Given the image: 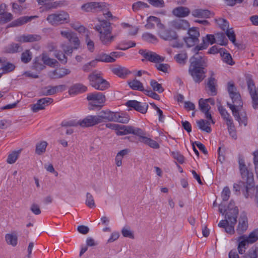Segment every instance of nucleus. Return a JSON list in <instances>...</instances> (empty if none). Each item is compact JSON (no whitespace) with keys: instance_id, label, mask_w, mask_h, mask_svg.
<instances>
[{"instance_id":"nucleus-1","label":"nucleus","mask_w":258,"mask_h":258,"mask_svg":"<svg viewBox=\"0 0 258 258\" xmlns=\"http://www.w3.org/2000/svg\"><path fill=\"white\" fill-rule=\"evenodd\" d=\"M206 49V47L197 45L192 51L195 53L190 59V65L189 72L197 83L201 82L205 77V68L207 66V59L200 55L199 51Z\"/></svg>"},{"instance_id":"nucleus-2","label":"nucleus","mask_w":258,"mask_h":258,"mask_svg":"<svg viewBox=\"0 0 258 258\" xmlns=\"http://www.w3.org/2000/svg\"><path fill=\"white\" fill-rule=\"evenodd\" d=\"M238 163L241 177L242 179L241 181L245 183L243 195L246 198H248L249 197V191L253 188V174L248 170L243 159H239Z\"/></svg>"},{"instance_id":"nucleus-3","label":"nucleus","mask_w":258,"mask_h":258,"mask_svg":"<svg viewBox=\"0 0 258 258\" xmlns=\"http://www.w3.org/2000/svg\"><path fill=\"white\" fill-rule=\"evenodd\" d=\"M94 29L99 33V39L105 45H109L114 40L115 36L112 35L111 24L105 20L100 21Z\"/></svg>"},{"instance_id":"nucleus-4","label":"nucleus","mask_w":258,"mask_h":258,"mask_svg":"<svg viewBox=\"0 0 258 258\" xmlns=\"http://www.w3.org/2000/svg\"><path fill=\"white\" fill-rule=\"evenodd\" d=\"M228 212L226 213V218L229 224L225 228V231L229 234H232L234 232V226L237 222V218L238 214V209L235 206V203L230 201L228 207Z\"/></svg>"},{"instance_id":"nucleus-5","label":"nucleus","mask_w":258,"mask_h":258,"mask_svg":"<svg viewBox=\"0 0 258 258\" xmlns=\"http://www.w3.org/2000/svg\"><path fill=\"white\" fill-rule=\"evenodd\" d=\"M228 91L232 100L233 104L227 102V105L232 110L233 115L236 116L237 114H238L236 107H241L242 105L241 96L239 93L236 92V89L233 83L230 82L228 83Z\"/></svg>"},{"instance_id":"nucleus-6","label":"nucleus","mask_w":258,"mask_h":258,"mask_svg":"<svg viewBox=\"0 0 258 258\" xmlns=\"http://www.w3.org/2000/svg\"><path fill=\"white\" fill-rule=\"evenodd\" d=\"M88 80L91 86L95 89L103 91L109 87V83L102 77V73L94 71L88 76Z\"/></svg>"},{"instance_id":"nucleus-7","label":"nucleus","mask_w":258,"mask_h":258,"mask_svg":"<svg viewBox=\"0 0 258 258\" xmlns=\"http://www.w3.org/2000/svg\"><path fill=\"white\" fill-rule=\"evenodd\" d=\"M46 20L52 26H56L70 22L69 14L64 11L48 15Z\"/></svg>"},{"instance_id":"nucleus-8","label":"nucleus","mask_w":258,"mask_h":258,"mask_svg":"<svg viewBox=\"0 0 258 258\" xmlns=\"http://www.w3.org/2000/svg\"><path fill=\"white\" fill-rule=\"evenodd\" d=\"M87 99L90 101L89 105L92 107H102L105 102V95L100 92H95L88 94Z\"/></svg>"},{"instance_id":"nucleus-9","label":"nucleus","mask_w":258,"mask_h":258,"mask_svg":"<svg viewBox=\"0 0 258 258\" xmlns=\"http://www.w3.org/2000/svg\"><path fill=\"white\" fill-rule=\"evenodd\" d=\"M106 7V4L103 2H92L83 5L81 9L85 12L95 13L104 10Z\"/></svg>"},{"instance_id":"nucleus-10","label":"nucleus","mask_w":258,"mask_h":258,"mask_svg":"<svg viewBox=\"0 0 258 258\" xmlns=\"http://www.w3.org/2000/svg\"><path fill=\"white\" fill-rule=\"evenodd\" d=\"M188 36L184 38L187 46L189 47L194 46L199 42L200 33L196 28H192L188 30Z\"/></svg>"},{"instance_id":"nucleus-11","label":"nucleus","mask_w":258,"mask_h":258,"mask_svg":"<svg viewBox=\"0 0 258 258\" xmlns=\"http://www.w3.org/2000/svg\"><path fill=\"white\" fill-rule=\"evenodd\" d=\"M139 52L149 61L156 63L163 61L164 60V57L160 56L154 52L146 51L143 49H141Z\"/></svg>"},{"instance_id":"nucleus-12","label":"nucleus","mask_w":258,"mask_h":258,"mask_svg":"<svg viewBox=\"0 0 258 258\" xmlns=\"http://www.w3.org/2000/svg\"><path fill=\"white\" fill-rule=\"evenodd\" d=\"M158 34L160 38L165 40L171 41L177 38V35L175 31L166 29L163 24L162 28H159Z\"/></svg>"},{"instance_id":"nucleus-13","label":"nucleus","mask_w":258,"mask_h":258,"mask_svg":"<svg viewBox=\"0 0 258 258\" xmlns=\"http://www.w3.org/2000/svg\"><path fill=\"white\" fill-rule=\"evenodd\" d=\"M53 101L51 98H43L39 99L37 103L31 105V109L34 112H37L40 110L44 109L46 106L51 104Z\"/></svg>"},{"instance_id":"nucleus-14","label":"nucleus","mask_w":258,"mask_h":258,"mask_svg":"<svg viewBox=\"0 0 258 258\" xmlns=\"http://www.w3.org/2000/svg\"><path fill=\"white\" fill-rule=\"evenodd\" d=\"M115 112H112L109 110L101 111L97 117L99 122L101 123L106 121H113L115 118Z\"/></svg>"},{"instance_id":"nucleus-15","label":"nucleus","mask_w":258,"mask_h":258,"mask_svg":"<svg viewBox=\"0 0 258 258\" xmlns=\"http://www.w3.org/2000/svg\"><path fill=\"white\" fill-rule=\"evenodd\" d=\"M99 123L97 115H89L78 121V124L83 127L93 126Z\"/></svg>"},{"instance_id":"nucleus-16","label":"nucleus","mask_w":258,"mask_h":258,"mask_svg":"<svg viewBox=\"0 0 258 258\" xmlns=\"http://www.w3.org/2000/svg\"><path fill=\"white\" fill-rule=\"evenodd\" d=\"M126 105L128 107L133 108L142 113H145L148 107V105L146 104L142 105L140 102L136 100H129L126 103Z\"/></svg>"},{"instance_id":"nucleus-17","label":"nucleus","mask_w":258,"mask_h":258,"mask_svg":"<svg viewBox=\"0 0 258 258\" xmlns=\"http://www.w3.org/2000/svg\"><path fill=\"white\" fill-rule=\"evenodd\" d=\"M41 37L37 34L23 35L17 38V41L21 43L33 42L39 41L41 40Z\"/></svg>"},{"instance_id":"nucleus-18","label":"nucleus","mask_w":258,"mask_h":258,"mask_svg":"<svg viewBox=\"0 0 258 258\" xmlns=\"http://www.w3.org/2000/svg\"><path fill=\"white\" fill-rule=\"evenodd\" d=\"M190 13L189 8L186 7L180 6L172 10L173 15L178 18H184L188 16Z\"/></svg>"},{"instance_id":"nucleus-19","label":"nucleus","mask_w":258,"mask_h":258,"mask_svg":"<svg viewBox=\"0 0 258 258\" xmlns=\"http://www.w3.org/2000/svg\"><path fill=\"white\" fill-rule=\"evenodd\" d=\"M147 22L145 27L148 29L154 28L155 24L157 25L159 29L163 27V24L161 23L160 19L155 16H150L147 19Z\"/></svg>"},{"instance_id":"nucleus-20","label":"nucleus","mask_w":258,"mask_h":258,"mask_svg":"<svg viewBox=\"0 0 258 258\" xmlns=\"http://www.w3.org/2000/svg\"><path fill=\"white\" fill-rule=\"evenodd\" d=\"M171 26L174 29L176 30H185L188 29L189 24L188 21L185 20L177 19L171 22Z\"/></svg>"},{"instance_id":"nucleus-21","label":"nucleus","mask_w":258,"mask_h":258,"mask_svg":"<svg viewBox=\"0 0 258 258\" xmlns=\"http://www.w3.org/2000/svg\"><path fill=\"white\" fill-rule=\"evenodd\" d=\"M71 71L70 70L65 68H61L55 70L49 73V76L52 79H59L63 77L66 75L70 74Z\"/></svg>"},{"instance_id":"nucleus-22","label":"nucleus","mask_w":258,"mask_h":258,"mask_svg":"<svg viewBox=\"0 0 258 258\" xmlns=\"http://www.w3.org/2000/svg\"><path fill=\"white\" fill-rule=\"evenodd\" d=\"M248 227L247 218L245 215L240 216L236 229L237 232L241 234L246 230Z\"/></svg>"},{"instance_id":"nucleus-23","label":"nucleus","mask_w":258,"mask_h":258,"mask_svg":"<svg viewBox=\"0 0 258 258\" xmlns=\"http://www.w3.org/2000/svg\"><path fill=\"white\" fill-rule=\"evenodd\" d=\"M238 242L237 249L239 254H243L246 249V245L248 244V241L245 238V235L240 236L237 238Z\"/></svg>"},{"instance_id":"nucleus-24","label":"nucleus","mask_w":258,"mask_h":258,"mask_svg":"<svg viewBox=\"0 0 258 258\" xmlns=\"http://www.w3.org/2000/svg\"><path fill=\"white\" fill-rule=\"evenodd\" d=\"M36 17H37L36 16H30V17L24 16V17H20V18L17 19V20L13 21L10 24V26L11 27H17V26H19L22 25L27 23L28 22L32 20L34 18H36Z\"/></svg>"},{"instance_id":"nucleus-25","label":"nucleus","mask_w":258,"mask_h":258,"mask_svg":"<svg viewBox=\"0 0 258 258\" xmlns=\"http://www.w3.org/2000/svg\"><path fill=\"white\" fill-rule=\"evenodd\" d=\"M23 48L20 44L11 43L7 46L4 49V52L6 53H15L22 51Z\"/></svg>"},{"instance_id":"nucleus-26","label":"nucleus","mask_w":258,"mask_h":258,"mask_svg":"<svg viewBox=\"0 0 258 258\" xmlns=\"http://www.w3.org/2000/svg\"><path fill=\"white\" fill-rule=\"evenodd\" d=\"M87 88L85 86L81 84H76L69 89V93L70 95L76 94L84 92L87 91Z\"/></svg>"},{"instance_id":"nucleus-27","label":"nucleus","mask_w":258,"mask_h":258,"mask_svg":"<svg viewBox=\"0 0 258 258\" xmlns=\"http://www.w3.org/2000/svg\"><path fill=\"white\" fill-rule=\"evenodd\" d=\"M214 75V73L211 72V76ZM216 81L214 78L211 76L207 82V86L211 92V95L214 96L217 94V90L216 88Z\"/></svg>"},{"instance_id":"nucleus-28","label":"nucleus","mask_w":258,"mask_h":258,"mask_svg":"<svg viewBox=\"0 0 258 258\" xmlns=\"http://www.w3.org/2000/svg\"><path fill=\"white\" fill-rule=\"evenodd\" d=\"M112 72L121 78H125L131 72L124 67L118 66L112 69Z\"/></svg>"},{"instance_id":"nucleus-29","label":"nucleus","mask_w":258,"mask_h":258,"mask_svg":"<svg viewBox=\"0 0 258 258\" xmlns=\"http://www.w3.org/2000/svg\"><path fill=\"white\" fill-rule=\"evenodd\" d=\"M210 14V11L208 10L196 9L192 12V15L197 18H207Z\"/></svg>"},{"instance_id":"nucleus-30","label":"nucleus","mask_w":258,"mask_h":258,"mask_svg":"<svg viewBox=\"0 0 258 258\" xmlns=\"http://www.w3.org/2000/svg\"><path fill=\"white\" fill-rule=\"evenodd\" d=\"M132 129V126L118 124V127L116 134L118 136H123L130 134H131Z\"/></svg>"},{"instance_id":"nucleus-31","label":"nucleus","mask_w":258,"mask_h":258,"mask_svg":"<svg viewBox=\"0 0 258 258\" xmlns=\"http://www.w3.org/2000/svg\"><path fill=\"white\" fill-rule=\"evenodd\" d=\"M197 125L200 129L203 131H205L208 133L211 132V128L210 126V122L204 119H200L197 121Z\"/></svg>"},{"instance_id":"nucleus-32","label":"nucleus","mask_w":258,"mask_h":258,"mask_svg":"<svg viewBox=\"0 0 258 258\" xmlns=\"http://www.w3.org/2000/svg\"><path fill=\"white\" fill-rule=\"evenodd\" d=\"M45 68L42 60V55L41 57H37L35 58L32 68L37 71H41Z\"/></svg>"},{"instance_id":"nucleus-33","label":"nucleus","mask_w":258,"mask_h":258,"mask_svg":"<svg viewBox=\"0 0 258 258\" xmlns=\"http://www.w3.org/2000/svg\"><path fill=\"white\" fill-rule=\"evenodd\" d=\"M48 145L46 141H41L36 145L35 153L38 155L43 154L46 151V148Z\"/></svg>"},{"instance_id":"nucleus-34","label":"nucleus","mask_w":258,"mask_h":258,"mask_svg":"<svg viewBox=\"0 0 258 258\" xmlns=\"http://www.w3.org/2000/svg\"><path fill=\"white\" fill-rule=\"evenodd\" d=\"M5 239L9 245L16 246L18 242V237L16 234L8 233L5 235Z\"/></svg>"},{"instance_id":"nucleus-35","label":"nucleus","mask_w":258,"mask_h":258,"mask_svg":"<svg viewBox=\"0 0 258 258\" xmlns=\"http://www.w3.org/2000/svg\"><path fill=\"white\" fill-rule=\"evenodd\" d=\"M96 60L99 61L105 62H113L115 61V59L108 54L102 53L96 56Z\"/></svg>"},{"instance_id":"nucleus-36","label":"nucleus","mask_w":258,"mask_h":258,"mask_svg":"<svg viewBox=\"0 0 258 258\" xmlns=\"http://www.w3.org/2000/svg\"><path fill=\"white\" fill-rule=\"evenodd\" d=\"M258 257V247L252 246L242 256L243 258H257Z\"/></svg>"},{"instance_id":"nucleus-37","label":"nucleus","mask_w":258,"mask_h":258,"mask_svg":"<svg viewBox=\"0 0 258 258\" xmlns=\"http://www.w3.org/2000/svg\"><path fill=\"white\" fill-rule=\"evenodd\" d=\"M245 238L248 241V243L252 244L258 240V228L254 229L247 236L245 235Z\"/></svg>"},{"instance_id":"nucleus-38","label":"nucleus","mask_w":258,"mask_h":258,"mask_svg":"<svg viewBox=\"0 0 258 258\" xmlns=\"http://www.w3.org/2000/svg\"><path fill=\"white\" fill-rule=\"evenodd\" d=\"M149 5L143 2L138 1L132 5V10L134 12H137L144 8H149Z\"/></svg>"},{"instance_id":"nucleus-39","label":"nucleus","mask_w":258,"mask_h":258,"mask_svg":"<svg viewBox=\"0 0 258 258\" xmlns=\"http://www.w3.org/2000/svg\"><path fill=\"white\" fill-rule=\"evenodd\" d=\"M128 85L133 90L144 91L143 84L139 80L135 79L128 82Z\"/></svg>"},{"instance_id":"nucleus-40","label":"nucleus","mask_w":258,"mask_h":258,"mask_svg":"<svg viewBox=\"0 0 258 258\" xmlns=\"http://www.w3.org/2000/svg\"><path fill=\"white\" fill-rule=\"evenodd\" d=\"M141 142L153 149H157L160 148L159 144L156 141L147 137L144 138L143 141Z\"/></svg>"},{"instance_id":"nucleus-41","label":"nucleus","mask_w":258,"mask_h":258,"mask_svg":"<svg viewBox=\"0 0 258 258\" xmlns=\"http://www.w3.org/2000/svg\"><path fill=\"white\" fill-rule=\"evenodd\" d=\"M42 55L43 62L44 64L54 67L56 64L58 63V61L56 59L49 57L46 54L43 53Z\"/></svg>"},{"instance_id":"nucleus-42","label":"nucleus","mask_w":258,"mask_h":258,"mask_svg":"<svg viewBox=\"0 0 258 258\" xmlns=\"http://www.w3.org/2000/svg\"><path fill=\"white\" fill-rule=\"evenodd\" d=\"M131 134L139 137V141L142 142L144 138H145L146 133L142 129L138 127H135L132 126L131 130Z\"/></svg>"},{"instance_id":"nucleus-43","label":"nucleus","mask_w":258,"mask_h":258,"mask_svg":"<svg viewBox=\"0 0 258 258\" xmlns=\"http://www.w3.org/2000/svg\"><path fill=\"white\" fill-rule=\"evenodd\" d=\"M32 58V54L29 50H26L23 52L21 56V61L25 63H27L30 62Z\"/></svg>"},{"instance_id":"nucleus-44","label":"nucleus","mask_w":258,"mask_h":258,"mask_svg":"<svg viewBox=\"0 0 258 258\" xmlns=\"http://www.w3.org/2000/svg\"><path fill=\"white\" fill-rule=\"evenodd\" d=\"M176 61L181 64H185L187 59V53L185 52H182L180 53L176 54L174 56Z\"/></svg>"},{"instance_id":"nucleus-45","label":"nucleus","mask_w":258,"mask_h":258,"mask_svg":"<svg viewBox=\"0 0 258 258\" xmlns=\"http://www.w3.org/2000/svg\"><path fill=\"white\" fill-rule=\"evenodd\" d=\"M20 153V151H15L10 154L7 160V162L9 164L14 163L18 159Z\"/></svg>"},{"instance_id":"nucleus-46","label":"nucleus","mask_w":258,"mask_h":258,"mask_svg":"<svg viewBox=\"0 0 258 258\" xmlns=\"http://www.w3.org/2000/svg\"><path fill=\"white\" fill-rule=\"evenodd\" d=\"M5 63L6 64H4V63H3L2 67L1 68L3 71V73L5 74L10 73L15 70V66L13 63L7 61Z\"/></svg>"},{"instance_id":"nucleus-47","label":"nucleus","mask_w":258,"mask_h":258,"mask_svg":"<svg viewBox=\"0 0 258 258\" xmlns=\"http://www.w3.org/2000/svg\"><path fill=\"white\" fill-rule=\"evenodd\" d=\"M40 94L41 95L49 96L54 94L52 86H48L41 89Z\"/></svg>"},{"instance_id":"nucleus-48","label":"nucleus","mask_w":258,"mask_h":258,"mask_svg":"<svg viewBox=\"0 0 258 258\" xmlns=\"http://www.w3.org/2000/svg\"><path fill=\"white\" fill-rule=\"evenodd\" d=\"M199 104L200 109L203 112H207V111H209L211 108L210 105L207 103V102L206 100V99L204 100L203 98H201L199 100Z\"/></svg>"},{"instance_id":"nucleus-49","label":"nucleus","mask_w":258,"mask_h":258,"mask_svg":"<svg viewBox=\"0 0 258 258\" xmlns=\"http://www.w3.org/2000/svg\"><path fill=\"white\" fill-rule=\"evenodd\" d=\"M130 118L128 116H121L118 113H115V118L113 121L120 122L122 123H126L128 122Z\"/></svg>"},{"instance_id":"nucleus-50","label":"nucleus","mask_w":258,"mask_h":258,"mask_svg":"<svg viewBox=\"0 0 258 258\" xmlns=\"http://www.w3.org/2000/svg\"><path fill=\"white\" fill-rule=\"evenodd\" d=\"M226 35L228 37L229 40H230L235 45H236V36L233 29H227L226 30Z\"/></svg>"},{"instance_id":"nucleus-51","label":"nucleus","mask_w":258,"mask_h":258,"mask_svg":"<svg viewBox=\"0 0 258 258\" xmlns=\"http://www.w3.org/2000/svg\"><path fill=\"white\" fill-rule=\"evenodd\" d=\"M246 82L250 94L254 93V92H256L253 81L250 77L246 78Z\"/></svg>"},{"instance_id":"nucleus-52","label":"nucleus","mask_w":258,"mask_h":258,"mask_svg":"<svg viewBox=\"0 0 258 258\" xmlns=\"http://www.w3.org/2000/svg\"><path fill=\"white\" fill-rule=\"evenodd\" d=\"M121 234L124 237H128L131 239L134 238V233L128 226H125L122 229Z\"/></svg>"},{"instance_id":"nucleus-53","label":"nucleus","mask_w":258,"mask_h":258,"mask_svg":"<svg viewBox=\"0 0 258 258\" xmlns=\"http://www.w3.org/2000/svg\"><path fill=\"white\" fill-rule=\"evenodd\" d=\"M150 85L154 91H157L159 93L164 91V89L162 87L161 84L158 83L155 80H151Z\"/></svg>"},{"instance_id":"nucleus-54","label":"nucleus","mask_w":258,"mask_h":258,"mask_svg":"<svg viewBox=\"0 0 258 258\" xmlns=\"http://www.w3.org/2000/svg\"><path fill=\"white\" fill-rule=\"evenodd\" d=\"M86 205L90 208L95 207V202L93 197L90 192L86 194Z\"/></svg>"},{"instance_id":"nucleus-55","label":"nucleus","mask_w":258,"mask_h":258,"mask_svg":"<svg viewBox=\"0 0 258 258\" xmlns=\"http://www.w3.org/2000/svg\"><path fill=\"white\" fill-rule=\"evenodd\" d=\"M215 21L224 31L226 30L229 27L228 22L224 19L219 18L218 19H215Z\"/></svg>"},{"instance_id":"nucleus-56","label":"nucleus","mask_w":258,"mask_h":258,"mask_svg":"<svg viewBox=\"0 0 258 258\" xmlns=\"http://www.w3.org/2000/svg\"><path fill=\"white\" fill-rule=\"evenodd\" d=\"M218 108L221 115L223 118L225 120L226 122L228 119H231L230 117L229 114L227 112L226 109L223 108V106L220 105L218 106Z\"/></svg>"},{"instance_id":"nucleus-57","label":"nucleus","mask_w":258,"mask_h":258,"mask_svg":"<svg viewBox=\"0 0 258 258\" xmlns=\"http://www.w3.org/2000/svg\"><path fill=\"white\" fill-rule=\"evenodd\" d=\"M148 2L154 7L162 8L165 6L163 0H147Z\"/></svg>"},{"instance_id":"nucleus-58","label":"nucleus","mask_w":258,"mask_h":258,"mask_svg":"<svg viewBox=\"0 0 258 258\" xmlns=\"http://www.w3.org/2000/svg\"><path fill=\"white\" fill-rule=\"evenodd\" d=\"M66 4H67L66 2L64 1L55 2L53 3L47 4L46 7L48 9H56L58 7L66 5Z\"/></svg>"},{"instance_id":"nucleus-59","label":"nucleus","mask_w":258,"mask_h":258,"mask_svg":"<svg viewBox=\"0 0 258 258\" xmlns=\"http://www.w3.org/2000/svg\"><path fill=\"white\" fill-rule=\"evenodd\" d=\"M143 38L144 40L154 43L157 41V38L153 34L149 33H146L143 34Z\"/></svg>"},{"instance_id":"nucleus-60","label":"nucleus","mask_w":258,"mask_h":258,"mask_svg":"<svg viewBox=\"0 0 258 258\" xmlns=\"http://www.w3.org/2000/svg\"><path fill=\"white\" fill-rule=\"evenodd\" d=\"M230 190L228 187L225 186L222 192L221 197L223 202L227 201L229 200L230 195Z\"/></svg>"},{"instance_id":"nucleus-61","label":"nucleus","mask_w":258,"mask_h":258,"mask_svg":"<svg viewBox=\"0 0 258 258\" xmlns=\"http://www.w3.org/2000/svg\"><path fill=\"white\" fill-rule=\"evenodd\" d=\"M222 57L223 61L227 64L232 66L234 63L231 55L229 53L224 52L222 54Z\"/></svg>"},{"instance_id":"nucleus-62","label":"nucleus","mask_w":258,"mask_h":258,"mask_svg":"<svg viewBox=\"0 0 258 258\" xmlns=\"http://www.w3.org/2000/svg\"><path fill=\"white\" fill-rule=\"evenodd\" d=\"M1 18V21L4 23H6L11 21L13 18V15L10 13L5 12Z\"/></svg>"},{"instance_id":"nucleus-63","label":"nucleus","mask_w":258,"mask_h":258,"mask_svg":"<svg viewBox=\"0 0 258 258\" xmlns=\"http://www.w3.org/2000/svg\"><path fill=\"white\" fill-rule=\"evenodd\" d=\"M216 39L217 42L221 45H225L227 44V40L225 39V35L223 33H218L216 35Z\"/></svg>"},{"instance_id":"nucleus-64","label":"nucleus","mask_w":258,"mask_h":258,"mask_svg":"<svg viewBox=\"0 0 258 258\" xmlns=\"http://www.w3.org/2000/svg\"><path fill=\"white\" fill-rule=\"evenodd\" d=\"M253 163L255 166V171L257 178L258 179V151L253 152Z\"/></svg>"}]
</instances>
